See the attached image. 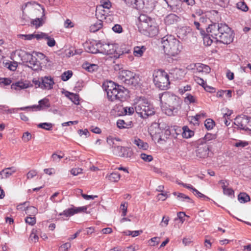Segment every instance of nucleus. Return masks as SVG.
<instances>
[{
	"mask_svg": "<svg viewBox=\"0 0 251 251\" xmlns=\"http://www.w3.org/2000/svg\"><path fill=\"white\" fill-rule=\"evenodd\" d=\"M159 99L161 103H164L162 109L168 116H172L177 113L180 109L182 100L176 95L170 92H165L160 95Z\"/></svg>",
	"mask_w": 251,
	"mask_h": 251,
	"instance_id": "f257e3e1",
	"label": "nucleus"
},
{
	"mask_svg": "<svg viewBox=\"0 0 251 251\" xmlns=\"http://www.w3.org/2000/svg\"><path fill=\"white\" fill-rule=\"evenodd\" d=\"M102 87L106 92L108 100L111 101H124L127 98L128 90L112 81L104 82Z\"/></svg>",
	"mask_w": 251,
	"mask_h": 251,
	"instance_id": "f03ea898",
	"label": "nucleus"
},
{
	"mask_svg": "<svg viewBox=\"0 0 251 251\" xmlns=\"http://www.w3.org/2000/svg\"><path fill=\"white\" fill-rule=\"evenodd\" d=\"M161 44L164 53L169 56H176L183 49L182 43L174 36L167 35L161 39Z\"/></svg>",
	"mask_w": 251,
	"mask_h": 251,
	"instance_id": "7ed1b4c3",
	"label": "nucleus"
},
{
	"mask_svg": "<svg viewBox=\"0 0 251 251\" xmlns=\"http://www.w3.org/2000/svg\"><path fill=\"white\" fill-rule=\"evenodd\" d=\"M139 20L140 24L138 28L142 34L148 37H153L157 34V26L151 18L142 14L139 16Z\"/></svg>",
	"mask_w": 251,
	"mask_h": 251,
	"instance_id": "20e7f679",
	"label": "nucleus"
},
{
	"mask_svg": "<svg viewBox=\"0 0 251 251\" xmlns=\"http://www.w3.org/2000/svg\"><path fill=\"white\" fill-rule=\"evenodd\" d=\"M135 111L140 117L144 119L154 115L155 113L153 105L144 98H140L135 102Z\"/></svg>",
	"mask_w": 251,
	"mask_h": 251,
	"instance_id": "39448f33",
	"label": "nucleus"
},
{
	"mask_svg": "<svg viewBox=\"0 0 251 251\" xmlns=\"http://www.w3.org/2000/svg\"><path fill=\"white\" fill-rule=\"evenodd\" d=\"M151 133H154V138L159 143L161 141H166L171 134V129L169 126L164 124H156L152 125L150 128Z\"/></svg>",
	"mask_w": 251,
	"mask_h": 251,
	"instance_id": "423d86ee",
	"label": "nucleus"
},
{
	"mask_svg": "<svg viewBox=\"0 0 251 251\" xmlns=\"http://www.w3.org/2000/svg\"><path fill=\"white\" fill-rule=\"evenodd\" d=\"M153 82L160 90H166L170 85L169 75L162 70H155L153 73Z\"/></svg>",
	"mask_w": 251,
	"mask_h": 251,
	"instance_id": "0eeeda50",
	"label": "nucleus"
},
{
	"mask_svg": "<svg viewBox=\"0 0 251 251\" xmlns=\"http://www.w3.org/2000/svg\"><path fill=\"white\" fill-rule=\"evenodd\" d=\"M118 77L126 84L135 86L138 84L139 77L134 73L128 70H123L119 73Z\"/></svg>",
	"mask_w": 251,
	"mask_h": 251,
	"instance_id": "6e6552de",
	"label": "nucleus"
},
{
	"mask_svg": "<svg viewBox=\"0 0 251 251\" xmlns=\"http://www.w3.org/2000/svg\"><path fill=\"white\" fill-rule=\"evenodd\" d=\"M100 53L106 55H113L116 58L120 57V52H118V47L116 44H102L100 42Z\"/></svg>",
	"mask_w": 251,
	"mask_h": 251,
	"instance_id": "1a4fd4ad",
	"label": "nucleus"
},
{
	"mask_svg": "<svg viewBox=\"0 0 251 251\" xmlns=\"http://www.w3.org/2000/svg\"><path fill=\"white\" fill-rule=\"evenodd\" d=\"M32 82L36 87H40L48 90L52 88L54 83L53 78L51 76L41 77L38 79L34 78Z\"/></svg>",
	"mask_w": 251,
	"mask_h": 251,
	"instance_id": "9d476101",
	"label": "nucleus"
},
{
	"mask_svg": "<svg viewBox=\"0 0 251 251\" xmlns=\"http://www.w3.org/2000/svg\"><path fill=\"white\" fill-rule=\"evenodd\" d=\"M235 121L236 125L241 129L251 131V117L239 116L236 117Z\"/></svg>",
	"mask_w": 251,
	"mask_h": 251,
	"instance_id": "9b49d317",
	"label": "nucleus"
},
{
	"mask_svg": "<svg viewBox=\"0 0 251 251\" xmlns=\"http://www.w3.org/2000/svg\"><path fill=\"white\" fill-rule=\"evenodd\" d=\"M170 9L176 13H180L184 11V3L180 0H164Z\"/></svg>",
	"mask_w": 251,
	"mask_h": 251,
	"instance_id": "f8f14e48",
	"label": "nucleus"
},
{
	"mask_svg": "<svg viewBox=\"0 0 251 251\" xmlns=\"http://www.w3.org/2000/svg\"><path fill=\"white\" fill-rule=\"evenodd\" d=\"M114 153L117 156L123 157H130L132 151L130 148L120 146H113Z\"/></svg>",
	"mask_w": 251,
	"mask_h": 251,
	"instance_id": "ddd939ff",
	"label": "nucleus"
},
{
	"mask_svg": "<svg viewBox=\"0 0 251 251\" xmlns=\"http://www.w3.org/2000/svg\"><path fill=\"white\" fill-rule=\"evenodd\" d=\"M87 209V206L75 207L68 208L59 214V216H65L66 217H71L75 214L86 212Z\"/></svg>",
	"mask_w": 251,
	"mask_h": 251,
	"instance_id": "4468645a",
	"label": "nucleus"
},
{
	"mask_svg": "<svg viewBox=\"0 0 251 251\" xmlns=\"http://www.w3.org/2000/svg\"><path fill=\"white\" fill-rule=\"evenodd\" d=\"M233 40V36L232 35V31L230 28H229V31H226L224 33L219 35L216 37V41L223 43L224 44H229L231 43Z\"/></svg>",
	"mask_w": 251,
	"mask_h": 251,
	"instance_id": "2eb2a0df",
	"label": "nucleus"
},
{
	"mask_svg": "<svg viewBox=\"0 0 251 251\" xmlns=\"http://www.w3.org/2000/svg\"><path fill=\"white\" fill-rule=\"evenodd\" d=\"M35 13L36 15H37L38 13H40L41 14L40 18H37L35 19H33L30 22L31 24L33 25H34L35 28L37 29L38 27L41 26L45 23V9L43 7H41L40 9H35Z\"/></svg>",
	"mask_w": 251,
	"mask_h": 251,
	"instance_id": "dca6fc26",
	"label": "nucleus"
},
{
	"mask_svg": "<svg viewBox=\"0 0 251 251\" xmlns=\"http://www.w3.org/2000/svg\"><path fill=\"white\" fill-rule=\"evenodd\" d=\"M219 28L220 23H212L206 29L207 33H209L212 38L216 40V37L219 36Z\"/></svg>",
	"mask_w": 251,
	"mask_h": 251,
	"instance_id": "f3484780",
	"label": "nucleus"
},
{
	"mask_svg": "<svg viewBox=\"0 0 251 251\" xmlns=\"http://www.w3.org/2000/svg\"><path fill=\"white\" fill-rule=\"evenodd\" d=\"M85 49L87 52L89 53H100V42L98 43H86Z\"/></svg>",
	"mask_w": 251,
	"mask_h": 251,
	"instance_id": "a211bd4d",
	"label": "nucleus"
},
{
	"mask_svg": "<svg viewBox=\"0 0 251 251\" xmlns=\"http://www.w3.org/2000/svg\"><path fill=\"white\" fill-rule=\"evenodd\" d=\"M169 74L171 77L175 80L181 79L185 75L184 70L177 68L171 69Z\"/></svg>",
	"mask_w": 251,
	"mask_h": 251,
	"instance_id": "6ab92c4d",
	"label": "nucleus"
},
{
	"mask_svg": "<svg viewBox=\"0 0 251 251\" xmlns=\"http://www.w3.org/2000/svg\"><path fill=\"white\" fill-rule=\"evenodd\" d=\"M209 151V148L208 145L204 144L202 146H199L197 151V156L200 158H205L208 156Z\"/></svg>",
	"mask_w": 251,
	"mask_h": 251,
	"instance_id": "aec40b11",
	"label": "nucleus"
},
{
	"mask_svg": "<svg viewBox=\"0 0 251 251\" xmlns=\"http://www.w3.org/2000/svg\"><path fill=\"white\" fill-rule=\"evenodd\" d=\"M16 172V169L14 167L4 168L0 172V179L7 178Z\"/></svg>",
	"mask_w": 251,
	"mask_h": 251,
	"instance_id": "412c9836",
	"label": "nucleus"
},
{
	"mask_svg": "<svg viewBox=\"0 0 251 251\" xmlns=\"http://www.w3.org/2000/svg\"><path fill=\"white\" fill-rule=\"evenodd\" d=\"M180 20L179 17L175 14H170L166 16L164 22L167 25H171L176 24Z\"/></svg>",
	"mask_w": 251,
	"mask_h": 251,
	"instance_id": "4be33fe9",
	"label": "nucleus"
},
{
	"mask_svg": "<svg viewBox=\"0 0 251 251\" xmlns=\"http://www.w3.org/2000/svg\"><path fill=\"white\" fill-rule=\"evenodd\" d=\"M65 96L68 97L74 104L76 105L79 104V97L78 94L66 91Z\"/></svg>",
	"mask_w": 251,
	"mask_h": 251,
	"instance_id": "5701e85b",
	"label": "nucleus"
},
{
	"mask_svg": "<svg viewBox=\"0 0 251 251\" xmlns=\"http://www.w3.org/2000/svg\"><path fill=\"white\" fill-rule=\"evenodd\" d=\"M28 87L29 85L28 83H26L22 81H18L15 83H13L11 86L12 89H14L16 90H20L21 89L27 88Z\"/></svg>",
	"mask_w": 251,
	"mask_h": 251,
	"instance_id": "b1692460",
	"label": "nucleus"
},
{
	"mask_svg": "<svg viewBox=\"0 0 251 251\" xmlns=\"http://www.w3.org/2000/svg\"><path fill=\"white\" fill-rule=\"evenodd\" d=\"M50 106L49 100L45 98L39 101V105H33V107L37 108L39 110L44 108H49Z\"/></svg>",
	"mask_w": 251,
	"mask_h": 251,
	"instance_id": "393cba45",
	"label": "nucleus"
},
{
	"mask_svg": "<svg viewBox=\"0 0 251 251\" xmlns=\"http://www.w3.org/2000/svg\"><path fill=\"white\" fill-rule=\"evenodd\" d=\"M28 62L30 65H27V66L33 70L36 71L39 69V62L37 61L36 57L32 56V58Z\"/></svg>",
	"mask_w": 251,
	"mask_h": 251,
	"instance_id": "a878e982",
	"label": "nucleus"
},
{
	"mask_svg": "<svg viewBox=\"0 0 251 251\" xmlns=\"http://www.w3.org/2000/svg\"><path fill=\"white\" fill-rule=\"evenodd\" d=\"M133 143L136 145L140 149L146 150L149 147L148 144L147 143L143 142V141L139 138L134 139Z\"/></svg>",
	"mask_w": 251,
	"mask_h": 251,
	"instance_id": "bb28decb",
	"label": "nucleus"
},
{
	"mask_svg": "<svg viewBox=\"0 0 251 251\" xmlns=\"http://www.w3.org/2000/svg\"><path fill=\"white\" fill-rule=\"evenodd\" d=\"M82 68L89 72H93L98 69L97 65L86 62L83 64Z\"/></svg>",
	"mask_w": 251,
	"mask_h": 251,
	"instance_id": "cd10ccee",
	"label": "nucleus"
},
{
	"mask_svg": "<svg viewBox=\"0 0 251 251\" xmlns=\"http://www.w3.org/2000/svg\"><path fill=\"white\" fill-rule=\"evenodd\" d=\"M146 48L145 46H136L134 48L133 54L135 56L141 57L145 51Z\"/></svg>",
	"mask_w": 251,
	"mask_h": 251,
	"instance_id": "c85d7f7f",
	"label": "nucleus"
},
{
	"mask_svg": "<svg viewBox=\"0 0 251 251\" xmlns=\"http://www.w3.org/2000/svg\"><path fill=\"white\" fill-rule=\"evenodd\" d=\"M102 27V22L101 20H99L90 26V31L92 32H95L100 29Z\"/></svg>",
	"mask_w": 251,
	"mask_h": 251,
	"instance_id": "c756f323",
	"label": "nucleus"
},
{
	"mask_svg": "<svg viewBox=\"0 0 251 251\" xmlns=\"http://www.w3.org/2000/svg\"><path fill=\"white\" fill-rule=\"evenodd\" d=\"M132 123H126L123 120H118L117 122V126L119 128H126L132 126Z\"/></svg>",
	"mask_w": 251,
	"mask_h": 251,
	"instance_id": "7c9ffc66",
	"label": "nucleus"
},
{
	"mask_svg": "<svg viewBox=\"0 0 251 251\" xmlns=\"http://www.w3.org/2000/svg\"><path fill=\"white\" fill-rule=\"evenodd\" d=\"M238 200L241 203H245L250 201V196L246 193H240L238 196Z\"/></svg>",
	"mask_w": 251,
	"mask_h": 251,
	"instance_id": "2f4dec72",
	"label": "nucleus"
},
{
	"mask_svg": "<svg viewBox=\"0 0 251 251\" xmlns=\"http://www.w3.org/2000/svg\"><path fill=\"white\" fill-rule=\"evenodd\" d=\"M173 194L175 196H177V198L179 201H184V200H188V202H190L191 203L194 202L193 200H191L188 196L185 195L183 193L174 192Z\"/></svg>",
	"mask_w": 251,
	"mask_h": 251,
	"instance_id": "473e14b6",
	"label": "nucleus"
},
{
	"mask_svg": "<svg viewBox=\"0 0 251 251\" xmlns=\"http://www.w3.org/2000/svg\"><path fill=\"white\" fill-rule=\"evenodd\" d=\"M182 136L185 138H189L194 135V132L193 131L189 129L187 126H184L183 127Z\"/></svg>",
	"mask_w": 251,
	"mask_h": 251,
	"instance_id": "72a5a7b5",
	"label": "nucleus"
},
{
	"mask_svg": "<svg viewBox=\"0 0 251 251\" xmlns=\"http://www.w3.org/2000/svg\"><path fill=\"white\" fill-rule=\"evenodd\" d=\"M4 67L8 69L9 70L14 71L17 69L18 64L17 62H7L4 63Z\"/></svg>",
	"mask_w": 251,
	"mask_h": 251,
	"instance_id": "f704fd0d",
	"label": "nucleus"
},
{
	"mask_svg": "<svg viewBox=\"0 0 251 251\" xmlns=\"http://www.w3.org/2000/svg\"><path fill=\"white\" fill-rule=\"evenodd\" d=\"M202 36L203 43L205 46H210L213 42V39H211L210 35L209 33L201 35Z\"/></svg>",
	"mask_w": 251,
	"mask_h": 251,
	"instance_id": "c9c22d12",
	"label": "nucleus"
},
{
	"mask_svg": "<svg viewBox=\"0 0 251 251\" xmlns=\"http://www.w3.org/2000/svg\"><path fill=\"white\" fill-rule=\"evenodd\" d=\"M222 189L223 190V193L225 195L229 197H234V192L232 189L227 188L226 185H223Z\"/></svg>",
	"mask_w": 251,
	"mask_h": 251,
	"instance_id": "e433bc0d",
	"label": "nucleus"
},
{
	"mask_svg": "<svg viewBox=\"0 0 251 251\" xmlns=\"http://www.w3.org/2000/svg\"><path fill=\"white\" fill-rule=\"evenodd\" d=\"M120 175L118 173H112L108 176V179L112 182H117L120 178Z\"/></svg>",
	"mask_w": 251,
	"mask_h": 251,
	"instance_id": "4c0bfd02",
	"label": "nucleus"
},
{
	"mask_svg": "<svg viewBox=\"0 0 251 251\" xmlns=\"http://www.w3.org/2000/svg\"><path fill=\"white\" fill-rule=\"evenodd\" d=\"M215 125V122L211 119H207L205 120L204 126L207 130L212 129Z\"/></svg>",
	"mask_w": 251,
	"mask_h": 251,
	"instance_id": "58836bf2",
	"label": "nucleus"
},
{
	"mask_svg": "<svg viewBox=\"0 0 251 251\" xmlns=\"http://www.w3.org/2000/svg\"><path fill=\"white\" fill-rule=\"evenodd\" d=\"M37 126L39 128H42L47 130H51L52 128V124L49 123H40Z\"/></svg>",
	"mask_w": 251,
	"mask_h": 251,
	"instance_id": "ea45409f",
	"label": "nucleus"
},
{
	"mask_svg": "<svg viewBox=\"0 0 251 251\" xmlns=\"http://www.w3.org/2000/svg\"><path fill=\"white\" fill-rule=\"evenodd\" d=\"M144 5V0H134L133 1V5H132V6L134 8L140 9L143 7Z\"/></svg>",
	"mask_w": 251,
	"mask_h": 251,
	"instance_id": "a19ab883",
	"label": "nucleus"
},
{
	"mask_svg": "<svg viewBox=\"0 0 251 251\" xmlns=\"http://www.w3.org/2000/svg\"><path fill=\"white\" fill-rule=\"evenodd\" d=\"M73 75L72 71H67L64 72L61 75V79L63 81H67Z\"/></svg>",
	"mask_w": 251,
	"mask_h": 251,
	"instance_id": "79ce46f5",
	"label": "nucleus"
},
{
	"mask_svg": "<svg viewBox=\"0 0 251 251\" xmlns=\"http://www.w3.org/2000/svg\"><path fill=\"white\" fill-rule=\"evenodd\" d=\"M63 156H64L63 153L62 155H61V154H57L56 153L54 152L52 154L51 158L52 160V161H53L54 162H55V163H57L60 161L61 159H62L63 157Z\"/></svg>",
	"mask_w": 251,
	"mask_h": 251,
	"instance_id": "37998d69",
	"label": "nucleus"
},
{
	"mask_svg": "<svg viewBox=\"0 0 251 251\" xmlns=\"http://www.w3.org/2000/svg\"><path fill=\"white\" fill-rule=\"evenodd\" d=\"M237 8L241 9L243 11H247L248 10V7L244 1H240L237 3Z\"/></svg>",
	"mask_w": 251,
	"mask_h": 251,
	"instance_id": "c03bdc74",
	"label": "nucleus"
},
{
	"mask_svg": "<svg viewBox=\"0 0 251 251\" xmlns=\"http://www.w3.org/2000/svg\"><path fill=\"white\" fill-rule=\"evenodd\" d=\"M185 98L184 101L187 103H194L196 101L195 98L190 94H187Z\"/></svg>",
	"mask_w": 251,
	"mask_h": 251,
	"instance_id": "a18cd8bd",
	"label": "nucleus"
},
{
	"mask_svg": "<svg viewBox=\"0 0 251 251\" xmlns=\"http://www.w3.org/2000/svg\"><path fill=\"white\" fill-rule=\"evenodd\" d=\"M37 230L32 229V232L30 234L29 238L30 240L33 242H36L39 239V237L37 235Z\"/></svg>",
	"mask_w": 251,
	"mask_h": 251,
	"instance_id": "49530a36",
	"label": "nucleus"
},
{
	"mask_svg": "<svg viewBox=\"0 0 251 251\" xmlns=\"http://www.w3.org/2000/svg\"><path fill=\"white\" fill-rule=\"evenodd\" d=\"M229 28H230L226 24L220 23V28H219V34H221V33L223 34L226 31H229Z\"/></svg>",
	"mask_w": 251,
	"mask_h": 251,
	"instance_id": "de8ad7c7",
	"label": "nucleus"
},
{
	"mask_svg": "<svg viewBox=\"0 0 251 251\" xmlns=\"http://www.w3.org/2000/svg\"><path fill=\"white\" fill-rule=\"evenodd\" d=\"M24 210L27 211V214L31 213L33 214V215H35L38 213L37 209L34 206L28 207V206H26V208H25Z\"/></svg>",
	"mask_w": 251,
	"mask_h": 251,
	"instance_id": "09e8293b",
	"label": "nucleus"
},
{
	"mask_svg": "<svg viewBox=\"0 0 251 251\" xmlns=\"http://www.w3.org/2000/svg\"><path fill=\"white\" fill-rule=\"evenodd\" d=\"M193 193L196 196H197L199 198H203L204 200L208 201L210 199L207 197L206 196L203 195V194L200 192L198 190H197L196 188L193 189Z\"/></svg>",
	"mask_w": 251,
	"mask_h": 251,
	"instance_id": "8fccbe9b",
	"label": "nucleus"
},
{
	"mask_svg": "<svg viewBox=\"0 0 251 251\" xmlns=\"http://www.w3.org/2000/svg\"><path fill=\"white\" fill-rule=\"evenodd\" d=\"M140 157L143 160L146 162H150L153 160V157L151 155H148L146 153H141Z\"/></svg>",
	"mask_w": 251,
	"mask_h": 251,
	"instance_id": "3c124183",
	"label": "nucleus"
},
{
	"mask_svg": "<svg viewBox=\"0 0 251 251\" xmlns=\"http://www.w3.org/2000/svg\"><path fill=\"white\" fill-rule=\"evenodd\" d=\"M45 39L47 40V45L48 46L50 47H52L55 46L56 43L55 41L53 38L49 37L47 34V38H45Z\"/></svg>",
	"mask_w": 251,
	"mask_h": 251,
	"instance_id": "603ef678",
	"label": "nucleus"
},
{
	"mask_svg": "<svg viewBox=\"0 0 251 251\" xmlns=\"http://www.w3.org/2000/svg\"><path fill=\"white\" fill-rule=\"evenodd\" d=\"M127 205V203L126 202L122 203L120 205V208L122 210V216L123 217H125L126 214Z\"/></svg>",
	"mask_w": 251,
	"mask_h": 251,
	"instance_id": "864d4df0",
	"label": "nucleus"
},
{
	"mask_svg": "<svg viewBox=\"0 0 251 251\" xmlns=\"http://www.w3.org/2000/svg\"><path fill=\"white\" fill-rule=\"evenodd\" d=\"M249 145V143L245 141L240 140L236 142L234 146L238 148H244Z\"/></svg>",
	"mask_w": 251,
	"mask_h": 251,
	"instance_id": "5fc2aeb1",
	"label": "nucleus"
},
{
	"mask_svg": "<svg viewBox=\"0 0 251 251\" xmlns=\"http://www.w3.org/2000/svg\"><path fill=\"white\" fill-rule=\"evenodd\" d=\"M194 25L195 26L196 29L200 30V33L201 35H203L205 33V31L203 28H202L201 26V25L200 24V22L197 21L194 22Z\"/></svg>",
	"mask_w": 251,
	"mask_h": 251,
	"instance_id": "6e6d98bb",
	"label": "nucleus"
},
{
	"mask_svg": "<svg viewBox=\"0 0 251 251\" xmlns=\"http://www.w3.org/2000/svg\"><path fill=\"white\" fill-rule=\"evenodd\" d=\"M25 221L27 224L31 226H33L36 223V219L35 217H32L30 216H28L26 217Z\"/></svg>",
	"mask_w": 251,
	"mask_h": 251,
	"instance_id": "4d7b16f0",
	"label": "nucleus"
},
{
	"mask_svg": "<svg viewBox=\"0 0 251 251\" xmlns=\"http://www.w3.org/2000/svg\"><path fill=\"white\" fill-rule=\"evenodd\" d=\"M130 51V50L128 48H126L125 46H122L120 50L118 49V52H120V56L125 53H129Z\"/></svg>",
	"mask_w": 251,
	"mask_h": 251,
	"instance_id": "13d9d810",
	"label": "nucleus"
},
{
	"mask_svg": "<svg viewBox=\"0 0 251 251\" xmlns=\"http://www.w3.org/2000/svg\"><path fill=\"white\" fill-rule=\"evenodd\" d=\"M215 138H216V135L215 134H212L211 133H207L205 135L203 140L204 141V142L206 143L207 141H209L211 140L215 139Z\"/></svg>",
	"mask_w": 251,
	"mask_h": 251,
	"instance_id": "bf43d9fd",
	"label": "nucleus"
},
{
	"mask_svg": "<svg viewBox=\"0 0 251 251\" xmlns=\"http://www.w3.org/2000/svg\"><path fill=\"white\" fill-rule=\"evenodd\" d=\"M31 134L29 132H26L23 134L22 139L25 142H27L31 139Z\"/></svg>",
	"mask_w": 251,
	"mask_h": 251,
	"instance_id": "052dcab7",
	"label": "nucleus"
},
{
	"mask_svg": "<svg viewBox=\"0 0 251 251\" xmlns=\"http://www.w3.org/2000/svg\"><path fill=\"white\" fill-rule=\"evenodd\" d=\"M124 110L126 114L131 115L135 110V107H125L124 108Z\"/></svg>",
	"mask_w": 251,
	"mask_h": 251,
	"instance_id": "680f3d73",
	"label": "nucleus"
},
{
	"mask_svg": "<svg viewBox=\"0 0 251 251\" xmlns=\"http://www.w3.org/2000/svg\"><path fill=\"white\" fill-rule=\"evenodd\" d=\"M33 55L28 52H25L23 56L22 60L24 62H28L32 58Z\"/></svg>",
	"mask_w": 251,
	"mask_h": 251,
	"instance_id": "e2e57ef3",
	"label": "nucleus"
},
{
	"mask_svg": "<svg viewBox=\"0 0 251 251\" xmlns=\"http://www.w3.org/2000/svg\"><path fill=\"white\" fill-rule=\"evenodd\" d=\"M20 37L24 38L25 40H30L34 38V33L31 34H20L18 35Z\"/></svg>",
	"mask_w": 251,
	"mask_h": 251,
	"instance_id": "0e129e2a",
	"label": "nucleus"
},
{
	"mask_svg": "<svg viewBox=\"0 0 251 251\" xmlns=\"http://www.w3.org/2000/svg\"><path fill=\"white\" fill-rule=\"evenodd\" d=\"M12 81L9 78L0 77V83L3 84L5 85H9L11 84Z\"/></svg>",
	"mask_w": 251,
	"mask_h": 251,
	"instance_id": "69168bd1",
	"label": "nucleus"
},
{
	"mask_svg": "<svg viewBox=\"0 0 251 251\" xmlns=\"http://www.w3.org/2000/svg\"><path fill=\"white\" fill-rule=\"evenodd\" d=\"M112 30L114 32L120 33L123 31V28L121 25L116 24L113 27Z\"/></svg>",
	"mask_w": 251,
	"mask_h": 251,
	"instance_id": "338daca9",
	"label": "nucleus"
},
{
	"mask_svg": "<svg viewBox=\"0 0 251 251\" xmlns=\"http://www.w3.org/2000/svg\"><path fill=\"white\" fill-rule=\"evenodd\" d=\"M102 7L104 8L109 9L111 6V2L108 0H102L101 1Z\"/></svg>",
	"mask_w": 251,
	"mask_h": 251,
	"instance_id": "774afa93",
	"label": "nucleus"
}]
</instances>
